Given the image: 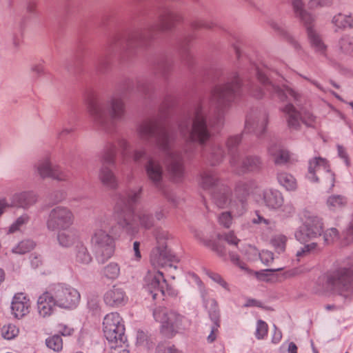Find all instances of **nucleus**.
<instances>
[{
    "instance_id": "bf43d9fd",
    "label": "nucleus",
    "mask_w": 353,
    "mask_h": 353,
    "mask_svg": "<svg viewBox=\"0 0 353 353\" xmlns=\"http://www.w3.org/2000/svg\"><path fill=\"white\" fill-rule=\"evenodd\" d=\"M332 0H310L308 3L309 8L316 9L324 6L332 5Z\"/></svg>"
},
{
    "instance_id": "864d4df0",
    "label": "nucleus",
    "mask_w": 353,
    "mask_h": 353,
    "mask_svg": "<svg viewBox=\"0 0 353 353\" xmlns=\"http://www.w3.org/2000/svg\"><path fill=\"white\" fill-rule=\"evenodd\" d=\"M271 26L272 27V28L277 31L279 34H280L281 35H283V37H286V39L292 42H294V40L292 38V37L289 34V33L287 32V30H285V28L284 26H283L281 24H279L277 23H275V22H272L271 23ZM294 46L296 48H297V43L294 41Z\"/></svg>"
},
{
    "instance_id": "dca6fc26",
    "label": "nucleus",
    "mask_w": 353,
    "mask_h": 353,
    "mask_svg": "<svg viewBox=\"0 0 353 353\" xmlns=\"http://www.w3.org/2000/svg\"><path fill=\"white\" fill-rule=\"evenodd\" d=\"M74 216L69 208L58 206L53 208L48 216L46 222L49 230H65L73 225Z\"/></svg>"
},
{
    "instance_id": "b1692460",
    "label": "nucleus",
    "mask_w": 353,
    "mask_h": 353,
    "mask_svg": "<svg viewBox=\"0 0 353 353\" xmlns=\"http://www.w3.org/2000/svg\"><path fill=\"white\" fill-rule=\"evenodd\" d=\"M37 195L32 191H23L14 194L11 197V205L26 208L35 203Z\"/></svg>"
},
{
    "instance_id": "f8f14e48",
    "label": "nucleus",
    "mask_w": 353,
    "mask_h": 353,
    "mask_svg": "<svg viewBox=\"0 0 353 353\" xmlns=\"http://www.w3.org/2000/svg\"><path fill=\"white\" fill-rule=\"evenodd\" d=\"M117 154V145L111 142L106 143L101 154L102 166L99 177L101 183L110 189H116L118 187L117 179L108 166V165H114L115 164Z\"/></svg>"
},
{
    "instance_id": "5701e85b",
    "label": "nucleus",
    "mask_w": 353,
    "mask_h": 353,
    "mask_svg": "<svg viewBox=\"0 0 353 353\" xmlns=\"http://www.w3.org/2000/svg\"><path fill=\"white\" fill-rule=\"evenodd\" d=\"M174 261H176L175 256L166 249L161 250L157 249L152 251L150 255V262L156 268H172L173 267L172 263Z\"/></svg>"
},
{
    "instance_id": "39448f33",
    "label": "nucleus",
    "mask_w": 353,
    "mask_h": 353,
    "mask_svg": "<svg viewBox=\"0 0 353 353\" xmlns=\"http://www.w3.org/2000/svg\"><path fill=\"white\" fill-rule=\"evenodd\" d=\"M88 111L94 124L101 129L111 132L115 123L125 114V103L123 97L114 94L106 103H101L94 97L87 100Z\"/></svg>"
},
{
    "instance_id": "20e7f679",
    "label": "nucleus",
    "mask_w": 353,
    "mask_h": 353,
    "mask_svg": "<svg viewBox=\"0 0 353 353\" xmlns=\"http://www.w3.org/2000/svg\"><path fill=\"white\" fill-rule=\"evenodd\" d=\"M142 188L126 191L116 196L115 219L119 228L129 235L138 232L139 225L150 228L154 225V219L146 210L134 212V205L141 196Z\"/></svg>"
},
{
    "instance_id": "6ab92c4d",
    "label": "nucleus",
    "mask_w": 353,
    "mask_h": 353,
    "mask_svg": "<svg viewBox=\"0 0 353 353\" xmlns=\"http://www.w3.org/2000/svg\"><path fill=\"white\" fill-rule=\"evenodd\" d=\"M323 232V223L321 219L316 216H310L305 221L303 225L295 232L296 239L301 242L320 236Z\"/></svg>"
},
{
    "instance_id": "37998d69",
    "label": "nucleus",
    "mask_w": 353,
    "mask_h": 353,
    "mask_svg": "<svg viewBox=\"0 0 353 353\" xmlns=\"http://www.w3.org/2000/svg\"><path fill=\"white\" fill-rule=\"evenodd\" d=\"M19 334V329L12 324L5 325L1 328V335L7 340L15 338Z\"/></svg>"
},
{
    "instance_id": "4be33fe9",
    "label": "nucleus",
    "mask_w": 353,
    "mask_h": 353,
    "mask_svg": "<svg viewBox=\"0 0 353 353\" xmlns=\"http://www.w3.org/2000/svg\"><path fill=\"white\" fill-rule=\"evenodd\" d=\"M35 168L42 178L50 177L59 181H65L69 177L68 174L61 170L59 166L52 165L48 159L39 161Z\"/></svg>"
},
{
    "instance_id": "69168bd1",
    "label": "nucleus",
    "mask_w": 353,
    "mask_h": 353,
    "mask_svg": "<svg viewBox=\"0 0 353 353\" xmlns=\"http://www.w3.org/2000/svg\"><path fill=\"white\" fill-rule=\"evenodd\" d=\"M146 155V152L145 148H142L140 150H136L134 152L132 159L134 162H139L143 158H144Z\"/></svg>"
},
{
    "instance_id": "4c0bfd02",
    "label": "nucleus",
    "mask_w": 353,
    "mask_h": 353,
    "mask_svg": "<svg viewBox=\"0 0 353 353\" xmlns=\"http://www.w3.org/2000/svg\"><path fill=\"white\" fill-rule=\"evenodd\" d=\"M219 312V310H210L209 312L210 318L214 324L212 327L211 332L208 336V341L209 343H212L216 339L214 332L218 330V328L220 326Z\"/></svg>"
},
{
    "instance_id": "4468645a",
    "label": "nucleus",
    "mask_w": 353,
    "mask_h": 353,
    "mask_svg": "<svg viewBox=\"0 0 353 353\" xmlns=\"http://www.w3.org/2000/svg\"><path fill=\"white\" fill-rule=\"evenodd\" d=\"M152 315L156 321L161 323V332L168 338H172L184 325V316L176 310H153Z\"/></svg>"
},
{
    "instance_id": "f03ea898",
    "label": "nucleus",
    "mask_w": 353,
    "mask_h": 353,
    "mask_svg": "<svg viewBox=\"0 0 353 353\" xmlns=\"http://www.w3.org/2000/svg\"><path fill=\"white\" fill-rule=\"evenodd\" d=\"M137 132L143 141H155L157 148L164 155L163 162L170 178L174 181H181L185 172L183 160L181 153L173 148L176 137L173 130L157 119H148L138 125Z\"/></svg>"
},
{
    "instance_id": "052dcab7",
    "label": "nucleus",
    "mask_w": 353,
    "mask_h": 353,
    "mask_svg": "<svg viewBox=\"0 0 353 353\" xmlns=\"http://www.w3.org/2000/svg\"><path fill=\"white\" fill-rule=\"evenodd\" d=\"M155 353H183L181 350L178 349L174 345H171L168 347L159 345L156 349Z\"/></svg>"
},
{
    "instance_id": "7ed1b4c3",
    "label": "nucleus",
    "mask_w": 353,
    "mask_h": 353,
    "mask_svg": "<svg viewBox=\"0 0 353 353\" xmlns=\"http://www.w3.org/2000/svg\"><path fill=\"white\" fill-rule=\"evenodd\" d=\"M200 184L204 190L211 193L214 202L219 208L230 207L234 216H241L245 212L246 198L256 188L254 181L238 182L234 189L237 199L232 200L229 199L230 188L222 183L217 173L212 170H205L201 174Z\"/></svg>"
},
{
    "instance_id": "ea45409f",
    "label": "nucleus",
    "mask_w": 353,
    "mask_h": 353,
    "mask_svg": "<svg viewBox=\"0 0 353 353\" xmlns=\"http://www.w3.org/2000/svg\"><path fill=\"white\" fill-rule=\"evenodd\" d=\"M47 347L54 352H59L63 348V340L60 335L54 334L46 339Z\"/></svg>"
},
{
    "instance_id": "a19ab883",
    "label": "nucleus",
    "mask_w": 353,
    "mask_h": 353,
    "mask_svg": "<svg viewBox=\"0 0 353 353\" xmlns=\"http://www.w3.org/2000/svg\"><path fill=\"white\" fill-rule=\"evenodd\" d=\"M339 45L343 52L353 54V37L348 35L343 36L339 42Z\"/></svg>"
},
{
    "instance_id": "1a4fd4ad",
    "label": "nucleus",
    "mask_w": 353,
    "mask_h": 353,
    "mask_svg": "<svg viewBox=\"0 0 353 353\" xmlns=\"http://www.w3.org/2000/svg\"><path fill=\"white\" fill-rule=\"evenodd\" d=\"M107 228L108 223L105 220H100L97 222L91 237V244L95 252L96 259L100 263H104L110 259L115 250L114 239L107 232Z\"/></svg>"
},
{
    "instance_id": "09e8293b",
    "label": "nucleus",
    "mask_w": 353,
    "mask_h": 353,
    "mask_svg": "<svg viewBox=\"0 0 353 353\" xmlns=\"http://www.w3.org/2000/svg\"><path fill=\"white\" fill-rule=\"evenodd\" d=\"M268 324L262 321L259 320L257 321L256 330L255 336L258 339H262L268 334Z\"/></svg>"
},
{
    "instance_id": "412c9836",
    "label": "nucleus",
    "mask_w": 353,
    "mask_h": 353,
    "mask_svg": "<svg viewBox=\"0 0 353 353\" xmlns=\"http://www.w3.org/2000/svg\"><path fill=\"white\" fill-rule=\"evenodd\" d=\"M145 168L148 179L159 191L164 193V185L163 183V171L159 161L150 157L148 159Z\"/></svg>"
},
{
    "instance_id": "79ce46f5",
    "label": "nucleus",
    "mask_w": 353,
    "mask_h": 353,
    "mask_svg": "<svg viewBox=\"0 0 353 353\" xmlns=\"http://www.w3.org/2000/svg\"><path fill=\"white\" fill-rule=\"evenodd\" d=\"M34 247V243L31 240H25L21 241L15 248L12 249V252L16 254H23L30 250Z\"/></svg>"
},
{
    "instance_id": "c03bdc74",
    "label": "nucleus",
    "mask_w": 353,
    "mask_h": 353,
    "mask_svg": "<svg viewBox=\"0 0 353 353\" xmlns=\"http://www.w3.org/2000/svg\"><path fill=\"white\" fill-rule=\"evenodd\" d=\"M249 250L250 252H253L254 255H259L261 261L268 265H270L274 259L273 253L268 250H263L261 253H259L257 250L251 245H249Z\"/></svg>"
},
{
    "instance_id": "e2e57ef3",
    "label": "nucleus",
    "mask_w": 353,
    "mask_h": 353,
    "mask_svg": "<svg viewBox=\"0 0 353 353\" xmlns=\"http://www.w3.org/2000/svg\"><path fill=\"white\" fill-rule=\"evenodd\" d=\"M110 64V59L108 56L101 57L99 58L97 64V68L101 72L107 70Z\"/></svg>"
},
{
    "instance_id": "423d86ee",
    "label": "nucleus",
    "mask_w": 353,
    "mask_h": 353,
    "mask_svg": "<svg viewBox=\"0 0 353 353\" xmlns=\"http://www.w3.org/2000/svg\"><path fill=\"white\" fill-rule=\"evenodd\" d=\"M324 282L322 292L333 291L345 298L353 294V258L343 261L339 267L319 279Z\"/></svg>"
},
{
    "instance_id": "9d476101",
    "label": "nucleus",
    "mask_w": 353,
    "mask_h": 353,
    "mask_svg": "<svg viewBox=\"0 0 353 353\" xmlns=\"http://www.w3.org/2000/svg\"><path fill=\"white\" fill-rule=\"evenodd\" d=\"M290 1H291L295 16L300 19L306 28L312 47L316 52L325 56L327 47L323 42L320 35L313 28L314 17L304 9V4L302 0Z\"/></svg>"
},
{
    "instance_id": "a211bd4d",
    "label": "nucleus",
    "mask_w": 353,
    "mask_h": 353,
    "mask_svg": "<svg viewBox=\"0 0 353 353\" xmlns=\"http://www.w3.org/2000/svg\"><path fill=\"white\" fill-rule=\"evenodd\" d=\"M281 111L285 114L288 125L290 129L298 130L301 122L307 126H313L316 117L309 111L301 114L291 103L285 105L281 108Z\"/></svg>"
},
{
    "instance_id": "e433bc0d",
    "label": "nucleus",
    "mask_w": 353,
    "mask_h": 353,
    "mask_svg": "<svg viewBox=\"0 0 353 353\" xmlns=\"http://www.w3.org/2000/svg\"><path fill=\"white\" fill-rule=\"evenodd\" d=\"M103 274L108 279L114 280L120 274V266L117 263L111 262L104 267Z\"/></svg>"
},
{
    "instance_id": "58836bf2",
    "label": "nucleus",
    "mask_w": 353,
    "mask_h": 353,
    "mask_svg": "<svg viewBox=\"0 0 353 353\" xmlns=\"http://www.w3.org/2000/svg\"><path fill=\"white\" fill-rule=\"evenodd\" d=\"M118 145L121 150V163L128 165L131 161L130 143L125 139H121L118 141Z\"/></svg>"
},
{
    "instance_id": "ddd939ff",
    "label": "nucleus",
    "mask_w": 353,
    "mask_h": 353,
    "mask_svg": "<svg viewBox=\"0 0 353 353\" xmlns=\"http://www.w3.org/2000/svg\"><path fill=\"white\" fill-rule=\"evenodd\" d=\"M66 294L72 295L74 300H77V294L74 290L70 289L67 290L59 285H53L50 291L44 292L38 297V309H53L68 304L64 297Z\"/></svg>"
},
{
    "instance_id": "13d9d810",
    "label": "nucleus",
    "mask_w": 353,
    "mask_h": 353,
    "mask_svg": "<svg viewBox=\"0 0 353 353\" xmlns=\"http://www.w3.org/2000/svg\"><path fill=\"white\" fill-rule=\"evenodd\" d=\"M230 259L231 262L234 265L239 267L240 269H241L243 270H245V271L248 270V268L246 264L240 259V257L237 254L234 253V252H230Z\"/></svg>"
},
{
    "instance_id": "f704fd0d",
    "label": "nucleus",
    "mask_w": 353,
    "mask_h": 353,
    "mask_svg": "<svg viewBox=\"0 0 353 353\" xmlns=\"http://www.w3.org/2000/svg\"><path fill=\"white\" fill-rule=\"evenodd\" d=\"M76 248V262L83 265L89 264L92 261V256L87 248L81 242Z\"/></svg>"
},
{
    "instance_id": "5fc2aeb1",
    "label": "nucleus",
    "mask_w": 353,
    "mask_h": 353,
    "mask_svg": "<svg viewBox=\"0 0 353 353\" xmlns=\"http://www.w3.org/2000/svg\"><path fill=\"white\" fill-rule=\"evenodd\" d=\"M218 219L219 223L226 228H229L232 223V217L229 212H222Z\"/></svg>"
},
{
    "instance_id": "0eeeda50",
    "label": "nucleus",
    "mask_w": 353,
    "mask_h": 353,
    "mask_svg": "<svg viewBox=\"0 0 353 353\" xmlns=\"http://www.w3.org/2000/svg\"><path fill=\"white\" fill-rule=\"evenodd\" d=\"M182 19L181 14L174 12L169 8H163L158 17V23L131 34L128 45L129 47L145 46L154 37L157 32L172 30L182 21Z\"/></svg>"
},
{
    "instance_id": "2eb2a0df",
    "label": "nucleus",
    "mask_w": 353,
    "mask_h": 353,
    "mask_svg": "<svg viewBox=\"0 0 353 353\" xmlns=\"http://www.w3.org/2000/svg\"><path fill=\"white\" fill-rule=\"evenodd\" d=\"M256 73L259 82L272 97H278L281 101H294L299 105L298 103L302 97L301 94L288 86L279 87L272 84L269 81L266 75L258 68H256Z\"/></svg>"
},
{
    "instance_id": "a18cd8bd",
    "label": "nucleus",
    "mask_w": 353,
    "mask_h": 353,
    "mask_svg": "<svg viewBox=\"0 0 353 353\" xmlns=\"http://www.w3.org/2000/svg\"><path fill=\"white\" fill-rule=\"evenodd\" d=\"M287 238L282 234L276 235L272 239V243L276 251L279 253L283 252L285 250Z\"/></svg>"
},
{
    "instance_id": "6e6552de",
    "label": "nucleus",
    "mask_w": 353,
    "mask_h": 353,
    "mask_svg": "<svg viewBox=\"0 0 353 353\" xmlns=\"http://www.w3.org/2000/svg\"><path fill=\"white\" fill-rule=\"evenodd\" d=\"M103 325L104 336L110 344V353H129L125 327L119 313L105 315Z\"/></svg>"
},
{
    "instance_id": "cd10ccee",
    "label": "nucleus",
    "mask_w": 353,
    "mask_h": 353,
    "mask_svg": "<svg viewBox=\"0 0 353 353\" xmlns=\"http://www.w3.org/2000/svg\"><path fill=\"white\" fill-rule=\"evenodd\" d=\"M261 165L262 162L259 157L248 156L241 163L236 158V166L233 167L239 168L243 172H246L259 170L261 168Z\"/></svg>"
},
{
    "instance_id": "473e14b6",
    "label": "nucleus",
    "mask_w": 353,
    "mask_h": 353,
    "mask_svg": "<svg viewBox=\"0 0 353 353\" xmlns=\"http://www.w3.org/2000/svg\"><path fill=\"white\" fill-rule=\"evenodd\" d=\"M31 301L28 295L23 292L15 294L12 298L10 309H30Z\"/></svg>"
},
{
    "instance_id": "9b49d317",
    "label": "nucleus",
    "mask_w": 353,
    "mask_h": 353,
    "mask_svg": "<svg viewBox=\"0 0 353 353\" xmlns=\"http://www.w3.org/2000/svg\"><path fill=\"white\" fill-rule=\"evenodd\" d=\"M307 178L312 182H321L328 192L334 187L335 175L330 170L327 161L321 157L310 160Z\"/></svg>"
},
{
    "instance_id": "bb28decb",
    "label": "nucleus",
    "mask_w": 353,
    "mask_h": 353,
    "mask_svg": "<svg viewBox=\"0 0 353 353\" xmlns=\"http://www.w3.org/2000/svg\"><path fill=\"white\" fill-rule=\"evenodd\" d=\"M263 199L265 205L271 210L280 209L284 202L282 194L278 190H269L265 191Z\"/></svg>"
},
{
    "instance_id": "0e129e2a",
    "label": "nucleus",
    "mask_w": 353,
    "mask_h": 353,
    "mask_svg": "<svg viewBox=\"0 0 353 353\" xmlns=\"http://www.w3.org/2000/svg\"><path fill=\"white\" fill-rule=\"evenodd\" d=\"M170 68L171 65L167 60H162L157 66L158 70L163 76L169 72Z\"/></svg>"
},
{
    "instance_id": "680f3d73",
    "label": "nucleus",
    "mask_w": 353,
    "mask_h": 353,
    "mask_svg": "<svg viewBox=\"0 0 353 353\" xmlns=\"http://www.w3.org/2000/svg\"><path fill=\"white\" fill-rule=\"evenodd\" d=\"M192 26L194 29H201L206 28L210 29L214 26V23L210 21H207L205 20H196L192 22Z\"/></svg>"
},
{
    "instance_id": "603ef678",
    "label": "nucleus",
    "mask_w": 353,
    "mask_h": 353,
    "mask_svg": "<svg viewBox=\"0 0 353 353\" xmlns=\"http://www.w3.org/2000/svg\"><path fill=\"white\" fill-rule=\"evenodd\" d=\"M220 239H223L230 245H237L240 239L237 238L233 231H230L219 236Z\"/></svg>"
},
{
    "instance_id": "7c9ffc66",
    "label": "nucleus",
    "mask_w": 353,
    "mask_h": 353,
    "mask_svg": "<svg viewBox=\"0 0 353 353\" xmlns=\"http://www.w3.org/2000/svg\"><path fill=\"white\" fill-rule=\"evenodd\" d=\"M347 204V199L341 194H332L326 200V206L330 211H337L345 208Z\"/></svg>"
},
{
    "instance_id": "c9c22d12",
    "label": "nucleus",
    "mask_w": 353,
    "mask_h": 353,
    "mask_svg": "<svg viewBox=\"0 0 353 353\" xmlns=\"http://www.w3.org/2000/svg\"><path fill=\"white\" fill-rule=\"evenodd\" d=\"M54 285H59V286L62 287L63 289H67V290H68L69 289L73 290L76 292V294H77V297L76 298L77 300H74V298H73V296H72V295H69V294L65 295L64 297H65V299L67 301L68 304H66L64 306H59V308L70 309L72 307H76L78 305L79 303L80 302L81 296L77 290H76L75 288H74L71 286L66 285L64 284H54Z\"/></svg>"
},
{
    "instance_id": "393cba45",
    "label": "nucleus",
    "mask_w": 353,
    "mask_h": 353,
    "mask_svg": "<svg viewBox=\"0 0 353 353\" xmlns=\"http://www.w3.org/2000/svg\"><path fill=\"white\" fill-rule=\"evenodd\" d=\"M57 240L59 245L64 248L77 245L81 242L79 232L75 229L60 230L57 234Z\"/></svg>"
},
{
    "instance_id": "a878e982",
    "label": "nucleus",
    "mask_w": 353,
    "mask_h": 353,
    "mask_svg": "<svg viewBox=\"0 0 353 353\" xmlns=\"http://www.w3.org/2000/svg\"><path fill=\"white\" fill-rule=\"evenodd\" d=\"M127 300V297L123 289L113 286L104 296L105 303L110 307H120Z\"/></svg>"
},
{
    "instance_id": "774afa93",
    "label": "nucleus",
    "mask_w": 353,
    "mask_h": 353,
    "mask_svg": "<svg viewBox=\"0 0 353 353\" xmlns=\"http://www.w3.org/2000/svg\"><path fill=\"white\" fill-rule=\"evenodd\" d=\"M246 307H263L261 302L255 299H248L243 305Z\"/></svg>"
},
{
    "instance_id": "49530a36",
    "label": "nucleus",
    "mask_w": 353,
    "mask_h": 353,
    "mask_svg": "<svg viewBox=\"0 0 353 353\" xmlns=\"http://www.w3.org/2000/svg\"><path fill=\"white\" fill-rule=\"evenodd\" d=\"M206 275H208L213 281L219 284L223 289L230 291L229 284L224 280L221 275L219 273L211 270H205Z\"/></svg>"
},
{
    "instance_id": "c756f323",
    "label": "nucleus",
    "mask_w": 353,
    "mask_h": 353,
    "mask_svg": "<svg viewBox=\"0 0 353 353\" xmlns=\"http://www.w3.org/2000/svg\"><path fill=\"white\" fill-rule=\"evenodd\" d=\"M268 153L276 165H283L290 159L288 151L284 150L279 144H272L268 148Z\"/></svg>"
},
{
    "instance_id": "8fccbe9b",
    "label": "nucleus",
    "mask_w": 353,
    "mask_h": 353,
    "mask_svg": "<svg viewBox=\"0 0 353 353\" xmlns=\"http://www.w3.org/2000/svg\"><path fill=\"white\" fill-rule=\"evenodd\" d=\"M347 19L348 15L339 13L333 17L332 22L336 28H347Z\"/></svg>"
},
{
    "instance_id": "72a5a7b5",
    "label": "nucleus",
    "mask_w": 353,
    "mask_h": 353,
    "mask_svg": "<svg viewBox=\"0 0 353 353\" xmlns=\"http://www.w3.org/2000/svg\"><path fill=\"white\" fill-rule=\"evenodd\" d=\"M241 141V135L230 137L227 141L226 145L228 152L231 154L230 164L232 166H236V158H237V157H236L235 152Z\"/></svg>"
},
{
    "instance_id": "338daca9",
    "label": "nucleus",
    "mask_w": 353,
    "mask_h": 353,
    "mask_svg": "<svg viewBox=\"0 0 353 353\" xmlns=\"http://www.w3.org/2000/svg\"><path fill=\"white\" fill-rule=\"evenodd\" d=\"M58 327H59V332L62 336H70L72 334V332L74 331L73 329H72L63 324H59L58 325Z\"/></svg>"
},
{
    "instance_id": "aec40b11",
    "label": "nucleus",
    "mask_w": 353,
    "mask_h": 353,
    "mask_svg": "<svg viewBox=\"0 0 353 353\" xmlns=\"http://www.w3.org/2000/svg\"><path fill=\"white\" fill-rule=\"evenodd\" d=\"M268 123V114L266 111H259L248 116L245 128L249 132H253L259 137L265 132Z\"/></svg>"
},
{
    "instance_id": "de8ad7c7",
    "label": "nucleus",
    "mask_w": 353,
    "mask_h": 353,
    "mask_svg": "<svg viewBox=\"0 0 353 353\" xmlns=\"http://www.w3.org/2000/svg\"><path fill=\"white\" fill-rule=\"evenodd\" d=\"M29 221V216L27 214H23L10 226L8 232L14 233L21 229Z\"/></svg>"
},
{
    "instance_id": "4d7b16f0",
    "label": "nucleus",
    "mask_w": 353,
    "mask_h": 353,
    "mask_svg": "<svg viewBox=\"0 0 353 353\" xmlns=\"http://www.w3.org/2000/svg\"><path fill=\"white\" fill-rule=\"evenodd\" d=\"M136 345L143 347L148 345V335L146 332L141 330L137 331Z\"/></svg>"
},
{
    "instance_id": "c85d7f7f",
    "label": "nucleus",
    "mask_w": 353,
    "mask_h": 353,
    "mask_svg": "<svg viewBox=\"0 0 353 353\" xmlns=\"http://www.w3.org/2000/svg\"><path fill=\"white\" fill-rule=\"evenodd\" d=\"M223 156L224 152L223 149L216 144L212 145L208 150H204L202 152L203 158L212 165L219 163L222 161Z\"/></svg>"
},
{
    "instance_id": "f3484780",
    "label": "nucleus",
    "mask_w": 353,
    "mask_h": 353,
    "mask_svg": "<svg viewBox=\"0 0 353 353\" xmlns=\"http://www.w3.org/2000/svg\"><path fill=\"white\" fill-rule=\"evenodd\" d=\"M167 282L161 271H149L144 279V288L153 300L163 299Z\"/></svg>"
},
{
    "instance_id": "2f4dec72",
    "label": "nucleus",
    "mask_w": 353,
    "mask_h": 353,
    "mask_svg": "<svg viewBox=\"0 0 353 353\" xmlns=\"http://www.w3.org/2000/svg\"><path fill=\"white\" fill-rule=\"evenodd\" d=\"M277 179L279 184L288 191H294L297 188V181L296 179L289 173H279Z\"/></svg>"
},
{
    "instance_id": "f257e3e1",
    "label": "nucleus",
    "mask_w": 353,
    "mask_h": 353,
    "mask_svg": "<svg viewBox=\"0 0 353 353\" xmlns=\"http://www.w3.org/2000/svg\"><path fill=\"white\" fill-rule=\"evenodd\" d=\"M245 91L249 95L261 99L263 96L262 89L250 80L243 83L237 73H233L227 78L225 83L216 85L211 92L210 106L213 108V119H208L205 110L200 103L181 119L179 130L181 136L188 139V144L195 142L203 145L210 139L212 133L210 128L223 123L225 110L232 102Z\"/></svg>"
},
{
    "instance_id": "6e6d98bb",
    "label": "nucleus",
    "mask_w": 353,
    "mask_h": 353,
    "mask_svg": "<svg viewBox=\"0 0 353 353\" xmlns=\"http://www.w3.org/2000/svg\"><path fill=\"white\" fill-rule=\"evenodd\" d=\"M317 248V244L316 243H312L310 244H307L304 245L300 250L296 252V257L298 260L300 259L301 257L305 256L312 252L313 250H316Z\"/></svg>"
},
{
    "instance_id": "3c124183",
    "label": "nucleus",
    "mask_w": 353,
    "mask_h": 353,
    "mask_svg": "<svg viewBox=\"0 0 353 353\" xmlns=\"http://www.w3.org/2000/svg\"><path fill=\"white\" fill-rule=\"evenodd\" d=\"M323 238L327 244L332 243L339 239V232L336 228H330L325 232Z\"/></svg>"
}]
</instances>
